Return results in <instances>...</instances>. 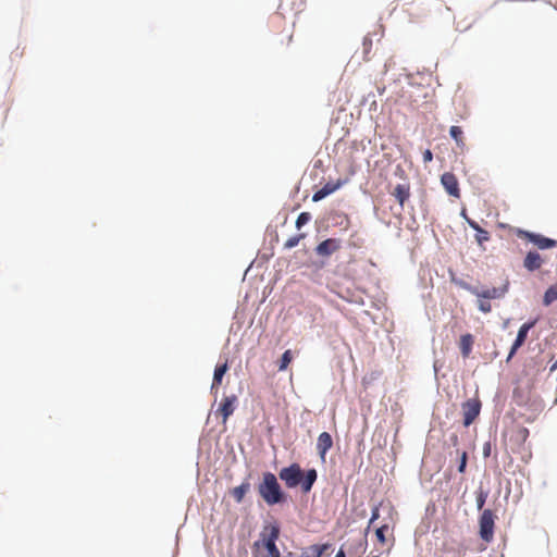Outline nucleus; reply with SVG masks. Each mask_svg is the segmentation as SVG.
<instances>
[{
    "instance_id": "1",
    "label": "nucleus",
    "mask_w": 557,
    "mask_h": 557,
    "mask_svg": "<svg viewBox=\"0 0 557 557\" xmlns=\"http://www.w3.org/2000/svg\"><path fill=\"white\" fill-rule=\"evenodd\" d=\"M280 479L285 483L286 487L295 488L300 485L301 491L309 493L317 481L318 473L315 469H309L304 472L298 463H292L284 467L278 472Z\"/></svg>"
},
{
    "instance_id": "2",
    "label": "nucleus",
    "mask_w": 557,
    "mask_h": 557,
    "mask_svg": "<svg viewBox=\"0 0 557 557\" xmlns=\"http://www.w3.org/2000/svg\"><path fill=\"white\" fill-rule=\"evenodd\" d=\"M258 493L262 499L270 506L282 503L284 493L272 472H264L262 481L258 485Z\"/></svg>"
},
{
    "instance_id": "3",
    "label": "nucleus",
    "mask_w": 557,
    "mask_h": 557,
    "mask_svg": "<svg viewBox=\"0 0 557 557\" xmlns=\"http://www.w3.org/2000/svg\"><path fill=\"white\" fill-rule=\"evenodd\" d=\"M280 536V528L277 524H270L264 527L263 531L260 533V540L253 543V547L258 548L262 545L269 553V556L272 557L275 553L280 552L276 546V541Z\"/></svg>"
},
{
    "instance_id": "4",
    "label": "nucleus",
    "mask_w": 557,
    "mask_h": 557,
    "mask_svg": "<svg viewBox=\"0 0 557 557\" xmlns=\"http://www.w3.org/2000/svg\"><path fill=\"white\" fill-rule=\"evenodd\" d=\"M496 516L491 509L482 510L479 518V534L485 543H491L494 539V527Z\"/></svg>"
},
{
    "instance_id": "5",
    "label": "nucleus",
    "mask_w": 557,
    "mask_h": 557,
    "mask_svg": "<svg viewBox=\"0 0 557 557\" xmlns=\"http://www.w3.org/2000/svg\"><path fill=\"white\" fill-rule=\"evenodd\" d=\"M481 400L479 398H470L462 403L461 411L463 416V425L469 426L479 417L481 411Z\"/></svg>"
},
{
    "instance_id": "6",
    "label": "nucleus",
    "mask_w": 557,
    "mask_h": 557,
    "mask_svg": "<svg viewBox=\"0 0 557 557\" xmlns=\"http://www.w3.org/2000/svg\"><path fill=\"white\" fill-rule=\"evenodd\" d=\"M519 236L527 238L529 242L533 243L540 249H550L557 246V242L555 239L547 238L541 234L520 231Z\"/></svg>"
},
{
    "instance_id": "7",
    "label": "nucleus",
    "mask_w": 557,
    "mask_h": 557,
    "mask_svg": "<svg viewBox=\"0 0 557 557\" xmlns=\"http://www.w3.org/2000/svg\"><path fill=\"white\" fill-rule=\"evenodd\" d=\"M237 404V396L235 394L224 396L219 405L216 414L222 417L223 423H226L228 418L234 413Z\"/></svg>"
},
{
    "instance_id": "8",
    "label": "nucleus",
    "mask_w": 557,
    "mask_h": 557,
    "mask_svg": "<svg viewBox=\"0 0 557 557\" xmlns=\"http://www.w3.org/2000/svg\"><path fill=\"white\" fill-rule=\"evenodd\" d=\"M468 289L475 296L484 299H495L503 297L508 290V284H505L503 287H492L485 288L482 290H478L474 287H468Z\"/></svg>"
},
{
    "instance_id": "9",
    "label": "nucleus",
    "mask_w": 557,
    "mask_h": 557,
    "mask_svg": "<svg viewBox=\"0 0 557 557\" xmlns=\"http://www.w3.org/2000/svg\"><path fill=\"white\" fill-rule=\"evenodd\" d=\"M535 323H536V321L534 320V321L524 323L520 326V329L518 331L517 338L511 346V349L509 351L507 360H510L513 357V355L516 354V351L518 350V348L523 345V343L527 339L529 331L535 325Z\"/></svg>"
},
{
    "instance_id": "10",
    "label": "nucleus",
    "mask_w": 557,
    "mask_h": 557,
    "mask_svg": "<svg viewBox=\"0 0 557 557\" xmlns=\"http://www.w3.org/2000/svg\"><path fill=\"white\" fill-rule=\"evenodd\" d=\"M441 182H442L445 190L450 196H453L455 198H460L459 183L454 173L445 172L441 177Z\"/></svg>"
},
{
    "instance_id": "11",
    "label": "nucleus",
    "mask_w": 557,
    "mask_h": 557,
    "mask_svg": "<svg viewBox=\"0 0 557 557\" xmlns=\"http://www.w3.org/2000/svg\"><path fill=\"white\" fill-rule=\"evenodd\" d=\"M341 248V240L337 238H327L321 242L317 248L315 252L321 257H329L332 253L336 252Z\"/></svg>"
},
{
    "instance_id": "12",
    "label": "nucleus",
    "mask_w": 557,
    "mask_h": 557,
    "mask_svg": "<svg viewBox=\"0 0 557 557\" xmlns=\"http://www.w3.org/2000/svg\"><path fill=\"white\" fill-rule=\"evenodd\" d=\"M333 446V440L330 433L322 432L317 442V450L321 459L325 460L326 453L332 448Z\"/></svg>"
},
{
    "instance_id": "13",
    "label": "nucleus",
    "mask_w": 557,
    "mask_h": 557,
    "mask_svg": "<svg viewBox=\"0 0 557 557\" xmlns=\"http://www.w3.org/2000/svg\"><path fill=\"white\" fill-rule=\"evenodd\" d=\"M543 263L544 260L537 251H529L523 260V267L530 272L539 270Z\"/></svg>"
},
{
    "instance_id": "14",
    "label": "nucleus",
    "mask_w": 557,
    "mask_h": 557,
    "mask_svg": "<svg viewBox=\"0 0 557 557\" xmlns=\"http://www.w3.org/2000/svg\"><path fill=\"white\" fill-rule=\"evenodd\" d=\"M343 185L342 181H337L336 183H326L321 189L317 190L312 196V201L318 202L324 199L326 196L336 191Z\"/></svg>"
},
{
    "instance_id": "15",
    "label": "nucleus",
    "mask_w": 557,
    "mask_h": 557,
    "mask_svg": "<svg viewBox=\"0 0 557 557\" xmlns=\"http://www.w3.org/2000/svg\"><path fill=\"white\" fill-rule=\"evenodd\" d=\"M331 548V544H314L301 550L299 557H322Z\"/></svg>"
},
{
    "instance_id": "16",
    "label": "nucleus",
    "mask_w": 557,
    "mask_h": 557,
    "mask_svg": "<svg viewBox=\"0 0 557 557\" xmlns=\"http://www.w3.org/2000/svg\"><path fill=\"white\" fill-rule=\"evenodd\" d=\"M467 223L469 224V226L471 228H473L476 234H475V240L478 243V245L482 248V249H485L483 247V244L485 242H488L491 239V235L490 233L486 231V230H483L474 220L472 219H467Z\"/></svg>"
},
{
    "instance_id": "17",
    "label": "nucleus",
    "mask_w": 557,
    "mask_h": 557,
    "mask_svg": "<svg viewBox=\"0 0 557 557\" xmlns=\"http://www.w3.org/2000/svg\"><path fill=\"white\" fill-rule=\"evenodd\" d=\"M227 370H228L227 361H225L222 364H218L215 367L214 373H213V380H212V384H211L212 393H215V394L218 393V388H219L220 384L222 383V379Z\"/></svg>"
},
{
    "instance_id": "18",
    "label": "nucleus",
    "mask_w": 557,
    "mask_h": 557,
    "mask_svg": "<svg viewBox=\"0 0 557 557\" xmlns=\"http://www.w3.org/2000/svg\"><path fill=\"white\" fill-rule=\"evenodd\" d=\"M392 195L396 198V200L399 202L400 208H404L405 201L409 199L410 197V188L408 185L405 184H398Z\"/></svg>"
},
{
    "instance_id": "19",
    "label": "nucleus",
    "mask_w": 557,
    "mask_h": 557,
    "mask_svg": "<svg viewBox=\"0 0 557 557\" xmlns=\"http://www.w3.org/2000/svg\"><path fill=\"white\" fill-rule=\"evenodd\" d=\"M473 342V336L471 334H465L460 337L459 348L463 358H468L470 356Z\"/></svg>"
},
{
    "instance_id": "20",
    "label": "nucleus",
    "mask_w": 557,
    "mask_h": 557,
    "mask_svg": "<svg viewBox=\"0 0 557 557\" xmlns=\"http://www.w3.org/2000/svg\"><path fill=\"white\" fill-rule=\"evenodd\" d=\"M449 135L456 141L457 147L463 151L466 149V141L463 136V131L460 126H451L449 129Z\"/></svg>"
},
{
    "instance_id": "21",
    "label": "nucleus",
    "mask_w": 557,
    "mask_h": 557,
    "mask_svg": "<svg viewBox=\"0 0 557 557\" xmlns=\"http://www.w3.org/2000/svg\"><path fill=\"white\" fill-rule=\"evenodd\" d=\"M250 490V483L248 481L243 482L240 485L234 487L231 491L232 497L236 503H242L247 492Z\"/></svg>"
},
{
    "instance_id": "22",
    "label": "nucleus",
    "mask_w": 557,
    "mask_h": 557,
    "mask_svg": "<svg viewBox=\"0 0 557 557\" xmlns=\"http://www.w3.org/2000/svg\"><path fill=\"white\" fill-rule=\"evenodd\" d=\"M293 360V352L290 349L284 351L278 362V371H285Z\"/></svg>"
},
{
    "instance_id": "23",
    "label": "nucleus",
    "mask_w": 557,
    "mask_h": 557,
    "mask_svg": "<svg viewBox=\"0 0 557 557\" xmlns=\"http://www.w3.org/2000/svg\"><path fill=\"white\" fill-rule=\"evenodd\" d=\"M557 300V286H550L544 294L543 302L549 306Z\"/></svg>"
},
{
    "instance_id": "24",
    "label": "nucleus",
    "mask_w": 557,
    "mask_h": 557,
    "mask_svg": "<svg viewBox=\"0 0 557 557\" xmlns=\"http://www.w3.org/2000/svg\"><path fill=\"white\" fill-rule=\"evenodd\" d=\"M305 236H306L305 234H298V235L289 237L285 242L284 248L292 249V248L296 247L299 244V242L305 238Z\"/></svg>"
},
{
    "instance_id": "25",
    "label": "nucleus",
    "mask_w": 557,
    "mask_h": 557,
    "mask_svg": "<svg viewBox=\"0 0 557 557\" xmlns=\"http://www.w3.org/2000/svg\"><path fill=\"white\" fill-rule=\"evenodd\" d=\"M388 529H389L388 524H383V525H381L380 528L376 529L375 535H376L377 541L381 544H385L386 543L385 533L388 531Z\"/></svg>"
},
{
    "instance_id": "26",
    "label": "nucleus",
    "mask_w": 557,
    "mask_h": 557,
    "mask_svg": "<svg viewBox=\"0 0 557 557\" xmlns=\"http://www.w3.org/2000/svg\"><path fill=\"white\" fill-rule=\"evenodd\" d=\"M311 220V214L309 212H301L296 220V227L301 228L305 224H307Z\"/></svg>"
},
{
    "instance_id": "27",
    "label": "nucleus",
    "mask_w": 557,
    "mask_h": 557,
    "mask_svg": "<svg viewBox=\"0 0 557 557\" xmlns=\"http://www.w3.org/2000/svg\"><path fill=\"white\" fill-rule=\"evenodd\" d=\"M515 434H516V438L519 442L524 443L529 436V430L523 426H518L515 431Z\"/></svg>"
},
{
    "instance_id": "28",
    "label": "nucleus",
    "mask_w": 557,
    "mask_h": 557,
    "mask_svg": "<svg viewBox=\"0 0 557 557\" xmlns=\"http://www.w3.org/2000/svg\"><path fill=\"white\" fill-rule=\"evenodd\" d=\"M487 498V492L482 488L476 493V507L479 510H482Z\"/></svg>"
},
{
    "instance_id": "29",
    "label": "nucleus",
    "mask_w": 557,
    "mask_h": 557,
    "mask_svg": "<svg viewBox=\"0 0 557 557\" xmlns=\"http://www.w3.org/2000/svg\"><path fill=\"white\" fill-rule=\"evenodd\" d=\"M363 47V59L369 60L368 55L372 49V39L370 37H364L362 41Z\"/></svg>"
},
{
    "instance_id": "30",
    "label": "nucleus",
    "mask_w": 557,
    "mask_h": 557,
    "mask_svg": "<svg viewBox=\"0 0 557 557\" xmlns=\"http://www.w3.org/2000/svg\"><path fill=\"white\" fill-rule=\"evenodd\" d=\"M467 458H468V455H467V451H462L461 453V456H460V465L458 467V471L460 473H463L465 470H466V466H467Z\"/></svg>"
},
{
    "instance_id": "31",
    "label": "nucleus",
    "mask_w": 557,
    "mask_h": 557,
    "mask_svg": "<svg viewBox=\"0 0 557 557\" xmlns=\"http://www.w3.org/2000/svg\"><path fill=\"white\" fill-rule=\"evenodd\" d=\"M479 309L482 311V312H490L492 310V306L490 302L487 301H480L479 302Z\"/></svg>"
},
{
    "instance_id": "32",
    "label": "nucleus",
    "mask_w": 557,
    "mask_h": 557,
    "mask_svg": "<svg viewBox=\"0 0 557 557\" xmlns=\"http://www.w3.org/2000/svg\"><path fill=\"white\" fill-rule=\"evenodd\" d=\"M422 158L424 163L431 162L433 160L432 151L430 149L424 150Z\"/></svg>"
},
{
    "instance_id": "33",
    "label": "nucleus",
    "mask_w": 557,
    "mask_h": 557,
    "mask_svg": "<svg viewBox=\"0 0 557 557\" xmlns=\"http://www.w3.org/2000/svg\"><path fill=\"white\" fill-rule=\"evenodd\" d=\"M491 450H492L491 443H490V442H486V443L483 445V456H484L485 458H487V457L491 455Z\"/></svg>"
},
{
    "instance_id": "34",
    "label": "nucleus",
    "mask_w": 557,
    "mask_h": 557,
    "mask_svg": "<svg viewBox=\"0 0 557 557\" xmlns=\"http://www.w3.org/2000/svg\"><path fill=\"white\" fill-rule=\"evenodd\" d=\"M380 516V510H379V507H374L373 510H372V515H371V519H370V524L373 523Z\"/></svg>"
},
{
    "instance_id": "35",
    "label": "nucleus",
    "mask_w": 557,
    "mask_h": 557,
    "mask_svg": "<svg viewBox=\"0 0 557 557\" xmlns=\"http://www.w3.org/2000/svg\"><path fill=\"white\" fill-rule=\"evenodd\" d=\"M430 2H433V0H419L418 5L419 7H428Z\"/></svg>"
},
{
    "instance_id": "36",
    "label": "nucleus",
    "mask_w": 557,
    "mask_h": 557,
    "mask_svg": "<svg viewBox=\"0 0 557 557\" xmlns=\"http://www.w3.org/2000/svg\"><path fill=\"white\" fill-rule=\"evenodd\" d=\"M335 557H346L345 553L341 549Z\"/></svg>"
},
{
    "instance_id": "37",
    "label": "nucleus",
    "mask_w": 557,
    "mask_h": 557,
    "mask_svg": "<svg viewBox=\"0 0 557 557\" xmlns=\"http://www.w3.org/2000/svg\"><path fill=\"white\" fill-rule=\"evenodd\" d=\"M461 215L465 218V220H466V221H467V219H470V218L467 215V213H466V210H465V209L461 211Z\"/></svg>"
},
{
    "instance_id": "38",
    "label": "nucleus",
    "mask_w": 557,
    "mask_h": 557,
    "mask_svg": "<svg viewBox=\"0 0 557 557\" xmlns=\"http://www.w3.org/2000/svg\"><path fill=\"white\" fill-rule=\"evenodd\" d=\"M451 441L454 442V444H456L457 441H458V436L457 435H453Z\"/></svg>"
}]
</instances>
